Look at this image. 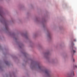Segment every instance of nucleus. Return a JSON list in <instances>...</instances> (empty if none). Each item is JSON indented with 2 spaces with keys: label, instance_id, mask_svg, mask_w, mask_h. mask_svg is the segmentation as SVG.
<instances>
[{
  "label": "nucleus",
  "instance_id": "f257e3e1",
  "mask_svg": "<svg viewBox=\"0 0 77 77\" xmlns=\"http://www.w3.org/2000/svg\"><path fill=\"white\" fill-rule=\"evenodd\" d=\"M45 73H46V74H49V72L48 71V70H45Z\"/></svg>",
  "mask_w": 77,
  "mask_h": 77
},
{
  "label": "nucleus",
  "instance_id": "39448f33",
  "mask_svg": "<svg viewBox=\"0 0 77 77\" xmlns=\"http://www.w3.org/2000/svg\"><path fill=\"white\" fill-rule=\"evenodd\" d=\"M73 41H75H75H76V40L74 39V40Z\"/></svg>",
  "mask_w": 77,
  "mask_h": 77
},
{
  "label": "nucleus",
  "instance_id": "423d86ee",
  "mask_svg": "<svg viewBox=\"0 0 77 77\" xmlns=\"http://www.w3.org/2000/svg\"><path fill=\"white\" fill-rule=\"evenodd\" d=\"M0 15L1 16H2V15H1V14H0Z\"/></svg>",
  "mask_w": 77,
  "mask_h": 77
},
{
  "label": "nucleus",
  "instance_id": "6e6552de",
  "mask_svg": "<svg viewBox=\"0 0 77 77\" xmlns=\"http://www.w3.org/2000/svg\"><path fill=\"white\" fill-rule=\"evenodd\" d=\"M73 74H74V72H73Z\"/></svg>",
  "mask_w": 77,
  "mask_h": 77
},
{
  "label": "nucleus",
  "instance_id": "0eeeda50",
  "mask_svg": "<svg viewBox=\"0 0 77 77\" xmlns=\"http://www.w3.org/2000/svg\"><path fill=\"white\" fill-rule=\"evenodd\" d=\"M73 62H74V59H73Z\"/></svg>",
  "mask_w": 77,
  "mask_h": 77
},
{
  "label": "nucleus",
  "instance_id": "7ed1b4c3",
  "mask_svg": "<svg viewBox=\"0 0 77 77\" xmlns=\"http://www.w3.org/2000/svg\"><path fill=\"white\" fill-rule=\"evenodd\" d=\"M68 77H73L72 76V75H68Z\"/></svg>",
  "mask_w": 77,
  "mask_h": 77
},
{
  "label": "nucleus",
  "instance_id": "1a4fd4ad",
  "mask_svg": "<svg viewBox=\"0 0 77 77\" xmlns=\"http://www.w3.org/2000/svg\"><path fill=\"white\" fill-rule=\"evenodd\" d=\"M41 67H39V68H40Z\"/></svg>",
  "mask_w": 77,
  "mask_h": 77
},
{
  "label": "nucleus",
  "instance_id": "20e7f679",
  "mask_svg": "<svg viewBox=\"0 0 77 77\" xmlns=\"http://www.w3.org/2000/svg\"><path fill=\"white\" fill-rule=\"evenodd\" d=\"M74 68H77V66L76 65L74 66Z\"/></svg>",
  "mask_w": 77,
  "mask_h": 77
},
{
  "label": "nucleus",
  "instance_id": "f03ea898",
  "mask_svg": "<svg viewBox=\"0 0 77 77\" xmlns=\"http://www.w3.org/2000/svg\"><path fill=\"white\" fill-rule=\"evenodd\" d=\"M74 48V47H73V46H72V52L73 53V54H74L75 53L76 51L75 50H73Z\"/></svg>",
  "mask_w": 77,
  "mask_h": 77
}]
</instances>
